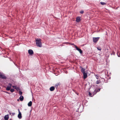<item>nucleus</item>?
Listing matches in <instances>:
<instances>
[{
    "label": "nucleus",
    "instance_id": "nucleus-1",
    "mask_svg": "<svg viewBox=\"0 0 120 120\" xmlns=\"http://www.w3.org/2000/svg\"><path fill=\"white\" fill-rule=\"evenodd\" d=\"M36 42L37 45L39 47H41L42 46L41 40L40 39H36Z\"/></svg>",
    "mask_w": 120,
    "mask_h": 120
},
{
    "label": "nucleus",
    "instance_id": "nucleus-2",
    "mask_svg": "<svg viewBox=\"0 0 120 120\" xmlns=\"http://www.w3.org/2000/svg\"><path fill=\"white\" fill-rule=\"evenodd\" d=\"M0 78L3 79H6V77L4 75L0 72Z\"/></svg>",
    "mask_w": 120,
    "mask_h": 120
},
{
    "label": "nucleus",
    "instance_id": "nucleus-3",
    "mask_svg": "<svg viewBox=\"0 0 120 120\" xmlns=\"http://www.w3.org/2000/svg\"><path fill=\"white\" fill-rule=\"evenodd\" d=\"M100 38L98 37L97 38H93V41L94 43H96L98 41Z\"/></svg>",
    "mask_w": 120,
    "mask_h": 120
},
{
    "label": "nucleus",
    "instance_id": "nucleus-4",
    "mask_svg": "<svg viewBox=\"0 0 120 120\" xmlns=\"http://www.w3.org/2000/svg\"><path fill=\"white\" fill-rule=\"evenodd\" d=\"M75 47L76 49L78 51L80 54H82V51L81 49L78 48L76 46H75Z\"/></svg>",
    "mask_w": 120,
    "mask_h": 120
},
{
    "label": "nucleus",
    "instance_id": "nucleus-5",
    "mask_svg": "<svg viewBox=\"0 0 120 120\" xmlns=\"http://www.w3.org/2000/svg\"><path fill=\"white\" fill-rule=\"evenodd\" d=\"M18 110L19 111V114L18 115V117L20 119L22 117V114L21 112H20L19 109H18Z\"/></svg>",
    "mask_w": 120,
    "mask_h": 120
},
{
    "label": "nucleus",
    "instance_id": "nucleus-6",
    "mask_svg": "<svg viewBox=\"0 0 120 120\" xmlns=\"http://www.w3.org/2000/svg\"><path fill=\"white\" fill-rule=\"evenodd\" d=\"M9 86H7L6 88V90H9L11 88V84L9 83Z\"/></svg>",
    "mask_w": 120,
    "mask_h": 120
},
{
    "label": "nucleus",
    "instance_id": "nucleus-7",
    "mask_svg": "<svg viewBox=\"0 0 120 120\" xmlns=\"http://www.w3.org/2000/svg\"><path fill=\"white\" fill-rule=\"evenodd\" d=\"M28 52L29 53L30 55H32L34 53L33 51L31 49H29L28 50Z\"/></svg>",
    "mask_w": 120,
    "mask_h": 120
},
{
    "label": "nucleus",
    "instance_id": "nucleus-8",
    "mask_svg": "<svg viewBox=\"0 0 120 120\" xmlns=\"http://www.w3.org/2000/svg\"><path fill=\"white\" fill-rule=\"evenodd\" d=\"M83 78L84 79H86L87 77V73H83Z\"/></svg>",
    "mask_w": 120,
    "mask_h": 120
},
{
    "label": "nucleus",
    "instance_id": "nucleus-9",
    "mask_svg": "<svg viewBox=\"0 0 120 120\" xmlns=\"http://www.w3.org/2000/svg\"><path fill=\"white\" fill-rule=\"evenodd\" d=\"M81 20L80 18L78 17L76 18V21L77 22H79Z\"/></svg>",
    "mask_w": 120,
    "mask_h": 120
},
{
    "label": "nucleus",
    "instance_id": "nucleus-10",
    "mask_svg": "<svg viewBox=\"0 0 120 120\" xmlns=\"http://www.w3.org/2000/svg\"><path fill=\"white\" fill-rule=\"evenodd\" d=\"M55 89V87L53 86H52L51 87L50 89L49 90H50L51 91H53Z\"/></svg>",
    "mask_w": 120,
    "mask_h": 120
},
{
    "label": "nucleus",
    "instance_id": "nucleus-11",
    "mask_svg": "<svg viewBox=\"0 0 120 120\" xmlns=\"http://www.w3.org/2000/svg\"><path fill=\"white\" fill-rule=\"evenodd\" d=\"M80 68L81 69V71L82 72V73H84L85 72V69L84 68H83L82 67H80Z\"/></svg>",
    "mask_w": 120,
    "mask_h": 120
},
{
    "label": "nucleus",
    "instance_id": "nucleus-12",
    "mask_svg": "<svg viewBox=\"0 0 120 120\" xmlns=\"http://www.w3.org/2000/svg\"><path fill=\"white\" fill-rule=\"evenodd\" d=\"M9 118V116L8 115H5L4 117L5 120H8Z\"/></svg>",
    "mask_w": 120,
    "mask_h": 120
},
{
    "label": "nucleus",
    "instance_id": "nucleus-13",
    "mask_svg": "<svg viewBox=\"0 0 120 120\" xmlns=\"http://www.w3.org/2000/svg\"><path fill=\"white\" fill-rule=\"evenodd\" d=\"M19 99L21 101H22L24 99V97L22 96L21 95L19 98Z\"/></svg>",
    "mask_w": 120,
    "mask_h": 120
},
{
    "label": "nucleus",
    "instance_id": "nucleus-14",
    "mask_svg": "<svg viewBox=\"0 0 120 120\" xmlns=\"http://www.w3.org/2000/svg\"><path fill=\"white\" fill-rule=\"evenodd\" d=\"M32 104V102L31 101H30L28 103V105L29 106H31Z\"/></svg>",
    "mask_w": 120,
    "mask_h": 120
},
{
    "label": "nucleus",
    "instance_id": "nucleus-15",
    "mask_svg": "<svg viewBox=\"0 0 120 120\" xmlns=\"http://www.w3.org/2000/svg\"><path fill=\"white\" fill-rule=\"evenodd\" d=\"M98 90H95L93 92V96L94 94H96L98 92Z\"/></svg>",
    "mask_w": 120,
    "mask_h": 120
},
{
    "label": "nucleus",
    "instance_id": "nucleus-16",
    "mask_svg": "<svg viewBox=\"0 0 120 120\" xmlns=\"http://www.w3.org/2000/svg\"><path fill=\"white\" fill-rule=\"evenodd\" d=\"M101 82V80H98L96 81V84H98L100 83Z\"/></svg>",
    "mask_w": 120,
    "mask_h": 120
},
{
    "label": "nucleus",
    "instance_id": "nucleus-17",
    "mask_svg": "<svg viewBox=\"0 0 120 120\" xmlns=\"http://www.w3.org/2000/svg\"><path fill=\"white\" fill-rule=\"evenodd\" d=\"M100 4L102 5H106V4L105 2H101L100 3Z\"/></svg>",
    "mask_w": 120,
    "mask_h": 120
},
{
    "label": "nucleus",
    "instance_id": "nucleus-18",
    "mask_svg": "<svg viewBox=\"0 0 120 120\" xmlns=\"http://www.w3.org/2000/svg\"><path fill=\"white\" fill-rule=\"evenodd\" d=\"M95 75V76H96V79H98V78H99V75Z\"/></svg>",
    "mask_w": 120,
    "mask_h": 120
},
{
    "label": "nucleus",
    "instance_id": "nucleus-19",
    "mask_svg": "<svg viewBox=\"0 0 120 120\" xmlns=\"http://www.w3.org/2000/svg\"><path fill=\"white\" fill-rule=\"evenodd\" d=\"M11 114H12L11 116H13L15 114V113L14 112H13L12 113H10V115H11Z\"/></svg>",
    "mask_w": 120,
    "mask_h": 120
},
{
    "label": "nucleus",
    "instance_id": "nucleus-20",
    "mask_svg": "<svg viewBox=\"0 0 120 120\" xmlns=\"http://www.w3.org/2000/svg\"><path fill=\"white\" fill-rule=\"evenodd\" d=\"M10 91L11 92H13L14 91V90L13 89H11L10 90Z\"/></svg>",
    "mask_w": 120,
    "mask_h": 120
},
{
    "label": "nucleus",
    "instance_id": "nucleus-21",
    "mask_svg": "<svg viewBox=\"0 0 120 120\" xmlns=\"http://www.w3.org/2000/svg\"><path fill=\"white\" fill-rule=\"evenodd\" d=\"M117 55L119 57H120V53L119 52H117Z\"/></svg>",
    "mask_w": 120,
    "mask_h": 120
},
{
    "label": "nucleus",
    "instance_id": "nucleus-22",
    "mask_svg": "<svg viewBox=\"0 0 120 120\" xmlns=\"http://www.w3.org/2000/svg\"><path fill=\"white\" fill-rule=\"evenodd\" d=\"M19 94L20 95H22V91H19Z\"/></svg>",
    "mask_w": 120,
    "mask_h": 120
},
{
    "label": "nucleus",
    "instance_id": "nucleus-23",
    "mask_svg": "<svg viewBox=\"0 0 120 120\" xmlns=\"http://www.w3.org/2000/svg\"><path fill=\"white\" fill-rule=\"evenodd\" d=\"M89 95L91 97H92V96H91V94L90 92H89Z\"/></svg>",
    "mask_w": 120,
    "mask_h": 120
},
{
    "label": "nucleus",
    "instance_id": "nucleus-24",
    "mask_svg": "<svg viewBox=\"0 0 120 120\" xmlns=\"http://www.w3.org/2000/svg\"><path fill=\"white\" fill-rule=\"evenodd\" d=\"M97 49L99 50H101V48L100 47H97Z\"/></svg>",
    "mask_w": 120,
    "mask_h": 120
},
{
    "label": "nucleus",
    "instance_id": "nucleus-25",
    "mask_svg": "<svg viewBox=\"0 0 120 120\" xmlns=\"http://www.w3.org/2000/svg\"><path fill=\"white\" fill-rule=\"evenodd\" d=\"M80 13L82 14L84 13V11H81L80 12Z\"/></svg>",
    "mask_w": 120,
    "mask_h": 120
},
{
    "label": "nucleus",
    "instance_id": "nucleus-26",
    "mask_svg": "<svg viewBox=\"0 0 120 120\" xmlns=\"http://www.w3.org/2000/svg\"><path fill=\"white\" fill-rule=\"evenodd\" d=\"M12 87L15 89H16V86H12Z\"/></svg>",
    "mask_w": 120,
    "mask_h": 120
},
{
    "label": "nucleus",
    "instance_id": "nucleus-27",
    "mask_svg": "<svg viewBox=\"0 0 120 120\" xmlns=\"http://www.w3.org/2000/svg\"><path fill=\"white\" fill-rule=\"evenodd\" d=\"M60 82H59V83H58L56 85L57 86H58V85H60Z\"/></svg>",
    "mask_w": 120,
    "mask_h": 120
},
{
    "label": "nucleus",
    "instance_id": "nucleus-28",
    "mask_svg": "<svg viewBox=\"0 0 120 120\" xmlns=\"http://www.w3.org/2000/svg\"><path fill=\"white\" fill-rule=\"evenodd\" d=\"M96 90H98V92H99L100 91V89H96Z\"/></svg>",
    "mask_w": 120,
    "mask_h": 120
},
{
    "label": "nucleus",
    "instance_id": "nucleus-29",
    "mask_svg": "<svg viewBox=\"0 0 120 120\" xmlns=\"http://www.w3.org/2000/svg\"><path fill=\"white\" fill-rule=\"evenodd\" d=\"M5 92L6 93H7V94H10V93L8 92Z\"/></svg>",
    "mask_w": 120,
    "mask_h": 120
},
{
    "label": "nucleus",
    "instance_id": "nucleus-30",
    "mask_svg": "<svg viewBox=\"0 0 120 120\" xmlns=\"http://www.w3.org/2000/svg\"><path fill=\"white\" fill-rule=\"evenodd\" d=\"M71 45H74L75 46H76L74 44H71Z\"/></svg>",
    "mask_w": 120,
    "mask_h": 120
},
{
    "label": "nucleus",
    "instance_id": "nucleus-31",
    "mask_svg": "<svg viewBox=\"0 0 120 120\" xmlns=\"http://www.w3.org/2000/svg\"><path fill=\"white\" fill-rule=\"evenodd\" d=\"M16 90H18L19 89V88L18 87H16Z\"/></svg>",
    "mask_w": 120,
    "mask_h": 120
},
{
    "label": "nucleus",
    "instance_id": "nucleus-32",
    "mask_svg": "<svg viewBox=\"0 0 120 120\" xmlns=\"http://www.w3.org/2000/svg\"><path fill=\"white\" fill-rule=\"evenodd\" d=\"M17 100L18 101H19V99H18Z\"/></svg>",
    "mask_w": 120,
    "mask_h": 120
},
{
    "label": "nucleus",
    "instance_id": "nucleus-33",
    "mask_svg": "<svg viewBox=\"0 0 120 120\" xmlns=\"http://www.w3.org/2000/svg\"><path fill=\"white\" fill-rule=\"evenodd\" d=\"M11 120V119H10V120Z\"/></svg>",
    "mask_w": 120,
    "mask_h": 120
},
{
    "label": "nucleus",
    "instance_id": "nucleus-34",
    "mask_svg": "<svg viewBox=\"0 0 120 120\" xmlns=\"http://www.w3.org/2000/svg\"><path fill=\"white\" fill-rule=\"evenodd\" d=\"M0 88H1V87H0Z\"/></svg>",
    "mask_w": 120,
    "mask_h": 120
}]
</instances>
